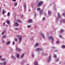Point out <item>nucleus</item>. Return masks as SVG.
Returning a JSON list of instances; mask_svg holds the SVG:
<instances>
[{"instance_id": "8", "label": "nucleus", "mask_w": 65, "mask_h": 65, "mask_svg": "<svg viewBox=\"0 0 65 65\" xmlns=\"http://www.w3.org/2000/svg\"><path fill=\"white\" fill-rule=\"evenodd\" d=\"M61 18V15L60 14L58 13V15H57V18L58 19H59V18Z\"/></svg>"}, {"instance_id": "49", "label": "nucleus", "mask_w": 65, "mask_h": 65, "mask_svg": "<svg viewBox=\"0 0 65 65\" xmlns=\"http://www.w3.org/2000/svg\"><path fill=\"white\" fill-rule=\"evenodd\" d=\"M43 20H45V18H43Z\"/></svg>"}, {"instance_id": "46", "label": "nucleus", "mask_w": 65, "mask_h": 65, "mask_svg": "<svg viewBox=\"0 0 65 65\" xmlns=\"http://www.w3.org/2000/svg\"><path fill=\"white\" fill-rule=\"evenodd\" d=\"M44 15H46V13H44Z\"/></svg>"}, {"instance_id": "54", "label": "nucleus", "mask_w": 65, "mask_h": 65, "mask_svg": "<svg viewBox=\"0 0 65 65\" xmlns=\"http://www.w3.org/2000/svg\"><path fill=\"white\" fill-rule=\"evenodd\" d=\"M4 17H6V16L5 15H4Z\"/></svg>"}, {"instance_id": "22", "label": "nucleus", "mask_w": 65, "mask_h": 65, "mask_svg": "<svg viewBox=\"0 0 65 65\" xmlns=\"http://www.w3.org/2000/svg\"><path fill=\"white\" fill-rule=\"evenodd\" d=\"M5 13V11L4 10H3V14H4Z\"/></svg>"}, {"instance_id": "18", "label": "nucleus", "mask_w": 65, "mask_h": 65, "mask_svg": "<svg viewBox=\"0 0 65 65\" xmlns=\"http://www.w3.org/2000/svg\"><path fill=\"white\" fill-rule=\"evenodd\" d=\"M5 30H4L3 31V32L2 33V35H4V34L5 33Z\"/></svg>"}, {"instance_id": "21", "label": "nucleus", "mask_w": 65, "mask_h": 65, "mask_svg": "<svg viewBox=\"0 0 65 65\" xmlns=\"http://www.w3.org/2000/svg\"><path fill=\"white\" fill-rule=\"evenodd\" d=\"M65 45H62V48H65Z\"/></svg>"}, {"instance_id": "16", "label": "nucleus", "mask_w": 65, "mask_h": 65, "mask_svg": "<svg viewBox=\"0 0 65 65\" xmlns=\"http://www.w3.org/2000/svg\"><path fill=\"white\" fill-rule=\"evenodd\" d=\"M10 42L9 41L7 42L6 44V45H8V44H10Z\"/></svg>"}, {"instance_id": "27", "label": "nucleus", "mask_w": 65, "mask_h": 65, "mask_svg": "<svg viewBox=\"0 0 65 65\" xmlns=\"http://www.w3.org/2000/svg\"><path fill=\"white\" fill-rule=\"evenodd\" d=\"M24 55H25V54H24V53L22 54L21 55V57H24Z\"/></svg>"}, {"instance_id": "4", "label": "nucleus", "mask_w": 65, "mask_h": 65, "mask_svg": "<svg viewBox=\"0 0 65 65\" xmlns=\"http://www.w3.org/2000/svg\"><path fill=\"white\" fill-rule=\"evenodd\" d=\"M42 49L40 48H38L36 50V51H42Z\"/></svg>"}, {"instance_id": "45", "label": "nucleus", "mask_w": 65, "mask_h": 65, "mask_svg": "<svg viewBox=\"0 0 65 65\" xmlns=\"http://www.w3.org/2000/svg\"><path fill=\"white\" fill-rule=\"evenodd\" d=\"M57 44H59V42L58 41H57Z\"/></svg>"}, {"instance_id": "52", "label": "nucleus", "mask_w": 65, "mask_h": 65, "mask_svg": "<svg viewBox=\"0 0 65 65\" xmlns=\"http://www.w3.org/2000/svg\"><path fill=\"white\" fill-rule=\"evenodd\" d=\"M3 25H5V23H4Z\"/></svg>"}, {"instance_id": "60", "label": "nucleus", "mask_w": 65, "mask_h": 65, "mask_svg": "<svg viewBox=\"0 0 65 65\" xmlns=\"http://www.w3.org/2000/svg\"><path fill=\"white\" fill-rule=\"evenodd\" d=\"M55 10H56V11H57V9H56Z\"/></svg>"}, {"instance_id": "35", "label": "nucleus", "mask_w": 65, "mask_h": 65, "mask_svg": "<svg viewBox=\"0 0 65 65\" xmlns=\"http://www.w3.org/2000/svg\"><path fill=\"white\" fill-rule=\"evenodd\" d=\"M15 43H14V41H13V42L12 43V44L13 45H14V44Z\"/></svg>"}, {"instance_id": "63", "label": "nucleus", "mask_w": 65, "mask_h": 65, "mask_svg": "<svg viewBox=\"0 0 65 65\" xmlns=\"http://www.w3.org/2000/svg\"><path fill=\"white\" fill-rule=\"evenodd\" d=\"M12 57H13V56H12Z\"/></svg>"}, {"instance_id": "1", "label": "nucleus", "mask_w": 65, "mask_h": 65, "mask_svg": "<svg viewBox=\"0 0 65 65\" xmlns=\"http://www.w3.org/2000/svg\"><path fill=\"white\" fill-rule=\"evenodd\" d=\"M43 2L42 1H40L37 4V5L38 6H40L43 4Z\"/></svg>"}, {"instance_id": "9", "label": "nucleus", "mask_w": 65, "mask_h": 65, "mask_svg": "<svg viewBox=\"0 0 65 65\" xmlns=\"http://www.w3.org/2000/svg\"><path fill=\"white\" fill-rule=\"evenodd\" d=\"M19 25V24L17 23H15L14 24V26H18Z\"/></svg>"}, {"instance_id": "3", "label": "nucleus", "mask_w": 65, "mask_h": 65, "mask_svg": "<svg viewBox=\"0 0 65 65\" xmlns=\"http://www.w3.org/2000/svg\"><path fill=\"white\" fill-rule=\"evenodd\" d=\"M23 7L24 9H25V10H26V4L25 3H24Z\"/></svg>"}, {"instance_id": "20", "label": "nucleus", "mask_w": 65, "mask_h": 65, "mask_svg": "<svg viewBox=\"0 0 65 65\" xmlns=\"http://www.w3.org/2000/svg\"><path fill=\"white\" fill-rule=\"evenodd\" d=\"M7 22L8 24H10V22L9 21L7 20Z\"/></svg>"}, {"instance_id": "24", "label": "nucleus", "mask_w": 65, "mask_h": 65, "mask_svg": "<svg viewBox=\"0 0 65 65\" xmlns=\"http://www.w3.org/2000/svg\"><path fill=\"white\" fill-rule=\"evenodd\" d=\"M6 62L5 61L3 62V64L4 65H6Z\"/></svg>"}, {"instance_id": "43", "label": "nucleus", "mask_w": 65, "mask_h": 65, "mask_svg": "<svg viewBox=\"0 0 65 65\" xmlns=\"http://www.w3.org/2000/svg\"><path fill=\"white\" fill-rule=\"evenodd\" d=\"M34 15L35 17H36V13H35Z\"/></svg>"}, {"instance_id": "25", "label": "nucleus", "mask_w": 65, "mask_h": 65, "mask_svg": "<svg viewBox=\"0 0 65 65\" xmlns=\"http://www.w3.org/2000/svg\"><path fill=\"white\" fill-rule=\"evenodd\" d=\"M17 38H19H19H20V37H21L20 35H17Z\"/></svg>"}, {"instance_id": "29", "label": "nucleus", "mask_w": 65, "mask_h": 65, "mask_svg": "<svg viewBox=\"0 0 65 65\" xmlns=\"http://www.w3.org/2000/svg\"><path fill=\"white\" fill-rule=\"evenodd\" d=\"M24 17V16L23 15H21V18H23Z\"/></svg>"}, {"instance_id": "62", "label": "nucleus", "mask_w": 65, "mask_h": 65, "mask_svg": "<svg viewBox=\"0 0 65 65\" xmlns=\"http://www.w3.org/2000/svg\"><path fill=\"white\" fill-rule=\"evenodd\" d=\"M21 0H20V1H21Z\"/></svg>"}, {"instance_id": "10", "label": "nucleus", "mask_w": 65, "mask_h": 65, "mask_svg": "<svg viewBox=\"0 0 65 65\" xmlns=\"http://www.w3.org/2000/svg\"><path fill=\"white\" fill-rule=\"evenodd\" d=\"M16 50L17 51H19V52L21 51V49L18 47L16 48Z\"/></svg>"}, {"instance_id": "57", "label": "nucleus", "mask_w": 65, "mask_h": 65, "mask_svg": "<svg viewBox=\"0 0 65 65\" xmlns=\"http://www.w3.org/2000/svg\"><path fill=\"white\" fill-rule=\"evenodd\" d=\"M49 57H51V56H49Z\"/></svg>"}, {"instance_id": "19", "label": "nucleus", "mask_w": 65, "mask_h": 65, "mask_svg": "<svg viewBox=\"0 0 65 65\" xmlns=\"http://www.w3.org/2000/svg\"><path fill=\"white\" fill-rule=\"evenodd\" d=\"M38 62L36 61L35 62L34 64L35 65H38Z\"/></svg>"}, {"instance_id": "64", "label": "nucleus", "mask_w": 65, "mask_h": 65, "mask_svg": "<svg viewBox=\"0 0 65 65\" xmlns=\"http://www.w3.org/2000/svg\"><path fill=\"white\" fill-rule=\"evenodd\" d=\"M44 55H45V54H44Z\"/></svg>"}, {"instance_id": "36", "label": "nucleus", "mask_w": 65, "mask_h": 65, "mask_svg": "<svg viewBox=\"0 0 65 65\" xmlns=\"http://www.w3.org/2000/svg\"><path fill=\"white\" fill-rule=\"evenodd\" d=\"M53 9H56V6H53Z\"/></svg>"}, {"instance_id": "44", "label": "nucleus", "mask_w": 65, "mask_h": 65, "mask_svg": "<svg viewBox=\"0 0 65 65\" xmlns=\"http://www.w3.org/2000/svg\"><path fill=\"white\" fill-rule=\"evenodd\" d=\"M54 57H57V56L56 55H54Z\"/></svg>"}, {"instance_id": "13", "label": "nucleus", "mask_w": 65, "mask_h": 65, "mask_svg": "<svg viewBox=\"0 0 65 65\" xmlns=\"http://www.w3.org/2000/svg\"><path fill=\"white\" fill-rule=\"evenodd\" d=\"M48 13L49 15H50V14H51V12L50 11L48 10Z\"/></svg>"}, {"instance_id": "48", "label": "nucleus", "mask_w": 65, "mask_h": 65, "mask_svg": "<svg viewBox=\"0 0 65 65\" xmlns=\"http://www.w3.org/2000/svg\"><path fill=\"white\" fill-rule=\"evenodd\" d=\"M0 64L1 65H3V64L2 63H0Z\"/></svg>"}, {"instance_id": "38", "label": "nucleus", "mask_w": 65, "mask_h": 65, "mask_svg": "<svg viewBox=\"0 0 65 65\" xmlns=\"http://www.w3.org/2000/svg\"><path fill=\"white\" fill-rule=\"evenodd\" d=\"M12 59H15V57H12Z\"/></svg>"}, {"instance_id": "30", "label": "nucleus", "mask_w": 65, "mask_h": 65, "mask_svg": "<svg viewBox=\"0 0 65 65\" xmlns=\"http://www.w3.org/2000/svg\"><path fill=\"white\" fill-rule=\"evenodd\" d=\"M17 3H15L14 4V6H17Z\"/></svg>"}, {"instance_id": "6", "label": "nucleus", "mask_w": 65, "mask_h": 65, "mask_svg": "<svg viewBox=\"0 0 65 65\" xmlns=\"http://www.w3.org/2000/svg\"><path fill=\"white\" fill-rule=\"evenodd\" d=\"M27 22L28 23H31V22H32V20L30 19L28 20Z\"/></svg>"}, {"instance_id": "12", "label": "nucleus", "mask_w": 65, "mask_h": 65, "mask_svg": "<svg viewBox=\"0 0 65 65\" xmlns=\"http://www.w3.org/2000/svg\"><path fill=\"white\" fill-rule=\"evenodd\" d=\"M42 10H41L40 11L39 14H40V15L42 14Z\"/></svg>"}, {"instance_id": "2", "label": "nucleus", "mask_w": 65, "mask_h": 65, "mask_svg": "<svg viewBox=\"0 0 65 65\" xmlns=\"http://www.w3.org/2000/svg\"><path fill=\"white\" fill-rule=\"evenodd\" d=\"M49 40H50V39H51L52 41V42H53V41H54V38H53V37L52 36L49 37Z\"/></svg>"}, {"instance_id": "23", "label": "nucleus", "mask_w": 65, "mask_h": 65, "mask_svg": "<svg viewBox=\"0 0 65 65\" xmlns=\"http://www.w3.org/2000/svg\"><path fill=\"white\" fill-rule=\"evenodd\" d=\"M17 21L18 22H19V23H21V22H22L21 20L19 19H17Z\"/></svg>"}, {"instance_id": "34", "label": "nucleus", "mask_w": 65, "mask_h": 65, "mask_svg": "<svg viewBox=\"0 0 65 65\" xmlns=\"http://www.w3.org/2000/svg\"><path fill=\"white\" fill-rule=\"evenodd\" d=\"M27 27H28V28H30L31 27V25H28L27 26Z\"/></svg>"}, {"instance_id": "33", "label": "nucleus", "mask_w": 65, "mask_h": 65, "mask_svg": "<svg viewBox=\"0 0 65 65\" xmlns=\"http://www.w3.org/2000/svg\"><path fill=\"white\" fill-rule=\"evenodd\" d=\"M7 15H8V16H9V15H10V13L9 12H8V13Z\"/></svg>"}, {"instance_id": "58", "label": "nucleus", "mask_w": 65, "mask_h": 65, "mask_svg": "<svg viewBox=\"0 0 65 65\" xmlns=\"http://www.w3.org/2000/svg\"><path fill=\"white\" fill-rule=\"evenodd\" d=\"M0 57H1V55H0Z\"/></svg>"}, {"instance_id": "15", "label": "nucleus", "mask_w": 65, "mask_h": 65, "mask_svg": "<svg viewBox=\"0 0 65 65\" xmlns=\"http://www.w3.org/2000/svg\"><path fill=\"white\" fill-rule=\"evenodd\" d=\"M65 20H61L60 22V23H61L62 22H63V23H65Z\"/></svg>"}, {"instance_id": "51", "label": "nucleus", "mask_w": 65, "mask_h": 65, "mask_svg": "<svg viewBox=\"0 0 65 65\" xmlns=\"http://www.w3.org/2000/svg\"><path fill=\"white\" fill-rule=\"evenodd\" d=\"M13 1H16V0H13Z\"/></svg>"}, {"instance_id": "28", "label": "nucleus", "mask_w": 65, "mask_h": 65, "mask_svg": "<svg viewBox=\"0 0 65 65\" xmlns=\"http://www.w3.org/2000/svg\"><path fill=\"white\" fill-rule=\"evenodd\" d=\"M15 29L16 30H19V28H15Z\"/></svg>"}, {"instance_id": "41", "label": "nucleus", "mask_w": 65, "mask_h": 65, "mask_svg": "<svg viewBox=\"0 0 65 65\" xmlns=\"http://www.w3.org/2000/svg\"><path fill=\"white\" fill-rule=\"evenodd\" d=\"M15 41H18V39H15Z\"/></svg>"}, {"instance_id": "32", "label": "nucleus", "mask_w": 65, "mask_h": 65, "mask_svg": "<svg viewBox=\"0 0 65 65\" xmlns=\"http://www.w3.org/2000/svg\"><path fill=\"white\" fill-rule=\"evenodd\" d=\"M17 57H20V54H18L17 55Z\"/></svg>"}, {"instance_id": "61", "label": "nucleus", "mask_w": 65, "mask_h": 65, "mask_svg": "<svg viewBox=\"0 0 65 65\" xmlns=\"http://www.w3.org/2000/svg\"><path fill=\"white\" fill-rule=\"evenodd\" d=\"M22 57H21V59H22Z\"/></svg>"}, {"instance_id": "53", "label": "nucleus", "mask_w": 65, "mask_h": 65, "mask_svg": "<svg viewBox=\"0 0 65 65\" xmlns=\"http://www.w3.org/2000/svg\"><path fill=\"white\" fill-rule=\"evenodd\" d=\"M30 10H30V9H29V11H30Z\"/></svg>"}, {"instance_id": "14", "label": "nucleus", "mask_w": 65, "mask_h": 65, "mask_svg": "<svg viewBox=\"0 0 65 65\" xmlns=\"http://www.w3.org/2000/svg\"><path fill=\"white\" fill-rule=\"evenodd\" d=\"M0 59H1V61H4V60H5V59L2 58V57H0Z\"/></svg>"}, {"instance_id": "42", "label": "nucleus", "mask_w": 65, "mask_h": 65, "mask_svg": "<svg viewBox=\"0 0 65 65\" xmlns=\"http://www.w3.org/2000/svg\"><path fill=\"white\" fill-rule=\"evenodd\" d=\"M63 15L64 17H65V14H63Z\"/></svg>"}, {"instance_id": "39", "label": "nucleus", "mask_w": 65, "mask_h": 65, "mask_svg": "<svg viewBox=\"0 0 65 65\" xmlns=\"http://www.w3.org/2000/svg\"><path fill=\"white\" fill-rule=\"evenodd\" d=\"M51 48L52 49H54V48H56V47H52Z\"/></svg>"}, {"instance_id": "37", "label": "nucleus", "mask_w": 65, "mask_h": 65, "mask_svg": "<svg viewBox=\"0 0 65 65\" xmlns=\"http://www.w3.org/2000/svg\"><path fill=\"white\" fill-rule=\"evenodd\" d=\"M63 32V30L62 29H61L60 30V32Z\"/></svg>"}, {"instance_id": "7", "label": "nucleus", "mask_w": 65, "mask_h": 65, "mask_svg": "<svg viewBox=\"0 0 65 65\" xmlns=\"http://www.w3.org/2000/svg\"><path fill=\"white\" fill-rule=\"evenodd\" d=\"M51 57H49L48 58V59L47 60V62H48V63H49V62H50L51 61Z\"/></svg>"}, {"instance_id": "17", "label": "nucleus", "mask_w": 65, "mask_h": 65, "mask_svg": "<svg viewBox=\"0 0 65 65\" xmlns=\"http://www.w3.org/2000/svg\"><path fill=\"white\" fill-rule=\"evenodd\" d=\"M40 34H41V35H42L43 36V37H44V38L45 37L44 36V35L42 33H41Z\"/></svg>"}, {"instance_id": "26", "label": "nucleus", "mask_w": 65, "mask_h": 65, "mask_svg": "<svg viewBox=\"0 0 65 65\" xmlns=\"http://www.w3.org/2000/svg\"><path fill=\"white\" fill-rule=\"evenodd\" d=\"M6 36L5 35L3 36V39L5 38H6Z\"/></svg>"}, {"instance_id": "59", "label": "nucleus", "mask_w": 65, "mask_h": 65, "mask_svg": "<svg viewBox=\"0 0 65 65\" xmlns=\"http://www.w3.org/2000/svg\"><path fill=\"white\" fill-rule=\"evenodd\" d=\"M3 42H4V41H3Z\"/></svg>"}, {"instance_id": "50", "label": "nucleus", "mask_w": 65, "mask_h": 65, "mask_svg": "<svg viewBox=\"0 0 65 65\" xmlns=\"http://www.w3.org/2000/svg\"><path fill=\"white\" fill-rule=\"evenodd\" d=\"M6 27H8V25H6Z\"/></svg>"}, {"instance_id": "56", "label": "nucleus", "mask_w": 65, "mask_h": 65, "mask_svg": "<svg viewBox=\"0 0 65 65\" xmlns=\"http://www.w3.org/2000/svg\"><path fill=\"white\" fill-rule=\"evenodd\" d=\"M58 51H54V52H57Z\"/></svg>"}, {"instance_id": "47", "label": "nucleus", "mask_w": 65, "mask_h": 65, "mask_svg": "<svg viewBox=\"0 0 65 65\" xmlns=\"http://www.w3.org/2000/svg\"><path fill=\"white\" fill-rule=\"evenodd\" d=\"M59 36H60V37L61 38H62V36H61V35H60Z\"/></svg>"}, {"instance_id": "11", "label": "nucleus", "mask_w": 65, "mask_h": 65, "mask_svg": "<svg viewBox=\"0 0 65 65\" xmlns=\"http://www.w3.org/2000/svg\"><path fill=\"white\" fill-rule=\"evenodd\" d=\"M38 46V43H36L35 45V47H37Z\"/></svg>"}, {"instance_id": "5", "label": "nucleus", "mask_w": 65, "mask_h": 65, "mask_svg": "<svg viewBox=\"0 0 65 65\" xmlns=\"http://www.w3.org/2000/svg\"><path fill=\"white\" fill-rule=\"evenodd\" d=\"M22 39V37H20L19 38V44H20V43H21V40Z\"/></svg>"}, {"instance_id": "55", "label": "nucleus", "mask_w": 65, "mask_h": 65, "mask_svg": "<svg viewBox=\"0 0 65 65\" xmlns=\"http://www.w3.org/2000/svg\"><path fill=\"white\" fill-rule=\"evenodd\" d=\"M33 56H32V57H34V55H32Z\"/></svg>"}, {"instance_id": "40", "label": "nucleus", "mask_w": 65, "mask_h": 65, "mask_svg": "<svg viewBox=\"0 0 65 65\" xmlns=\"http://www.w3.org/2000/svg\"><path fill=\"white\" fill-rule=\"evenodd\" d=\"M59 61V59H56V62H58Z\"/></svg>"}, {"instance_id": "31", "label": "nucleus", "mask_w": 65, "mask_h": 65, "mask_svg": "<svg viewBox=\"0 0 65 65\" xmlns=\"http://www.w3.org/2000/svg\"><path fill=\"white\" fill-rule=\"evenodd\" d=\"M40 10V8H37V11H38L39 10Z\"/></svg>"}]
</instances>
